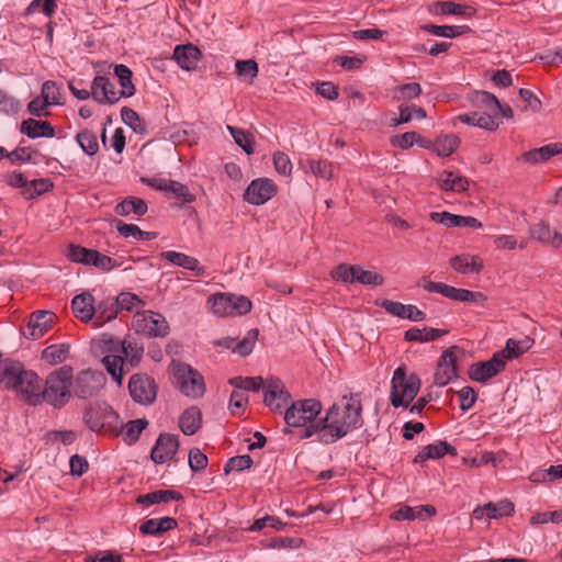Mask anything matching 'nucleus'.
I'll list each match as a JSON object with an SVG mask.
<instances>
[{
	"label": "nucleus",
	"mask_w": 562,
	"mask_h": 562,
	"mask_svg": "<svg viewBox=\"0 0 562 562\" xmlns=\"http://www.w3.org/2000/svg\"><path fill=\"white\" fill-rule=\"evenodd\" d=\"M361 403L358 395L342 396L327 411L325 417L312 424L302 438L317 436L322 443L329 445L360 426Z\"/></svg>",
	"instance_id": "f257e3e1"
},
{
	"label": "nucleus",
	"mask_w": 562,
	"mask_h": 562,
	"mask_svg": "<svg viewBox=\"0 0 562 562\" xmlns=\"http://www.w3.org/2000/svg\"><path fill=\"white\" fill-rule=\"evenodd\" d=\"M7 390H12L16 395L30 405H38L43 402L42 383L40 376L32 370H25L18 361V368L11 375Z\"/></svg>",
	"instance_id": "f03ea898"
},
{
	"label": "nucleus",
	"mask_w": 562,
	"mask_h": 562,
	"mask_svg": "<svg viewBox=\"0 0 562 562\" xmlns=\"http://www.w3.org/2000/svg\"><path fill=\"white\" fill-rule=\"evenodd\" d=\"M322 412V403L314 398L299 400L292 402L291 405L284 411L283 419L286 424L283 432L289 434L290 428H303L305 430L318 419L316 417Z\"/></svg>",
	"instance_id": "7ed1b4c3"
},
{
	"label": "nucleus",
	"mask_w": 562,
	"mask_h": 562,
	"mask_svg": "<svg viewBox=\"0 0 562 562\" xmlns=\"http://www.w3.org/2000/svg\"><path fill=\"white\" fill-rule=\"evenodd\" d=\"M71 379L72 368L69 366L52 372L46 379L45 389L42 387L43 401L58 408L64 406L70 397Z\"/></svg>",
	"instance_id": "20e7f679"
},
{
	"label": "nucleus",
	"mask_w": 562,
	"mask_h": 562,
	"mask_svg": "<svg viewBox=\"0 0 562 562\" xmlns=\"http://www.w3.org/2000/svg\"><path fill=\"white\" fill-rule=\"evenodd\" d=\"M391 403L394 407L408 408L412 401L418 394L420 389V379L417 374L407 375L406 369L400 367L395 370L392 378Z\"/></svg>",
	"instance_id": "39448f33"
},
{
	"label": "nucleus",
	"mask_w": 562,
	"mask_h": 562,
	"mask_svg": "<svg viewBox=\"0 0 562 562\" xmlns=\"http://www.w3.org/2000/svg\"><path fill=\"white\" fill-rule=\"evenodd\" d=\"M124 340H120L109 335H103L102 349L106 353L102 363L105 367L108 373L119 384H122L123 375L125 373V362L122 356L124 350Z\"/></svg>",
	"instance_id": "423d86ee"
},
{
	"label": "nucleus",
	"mask_w": 562,
	"mask_h": 562,
	"mask_svg": "<svg viewBox=\"0 0 562 562\" xmlns=\"http://www.w3.org/2000/svg\"><path fill=\"white\" fill-rule=\"evenodd\" d=\"M212 312L220 316L244 315L250 312L251 302L244 295L216 293L207 300Z\"/></svg>",
	"instance_id": "0eeeda50"
},
{
	"label": "nucleus",
	"mask_w": 562,
	"mask_h": 562,
	"mask_svg": "<svg viewBox=\"0 0 562 562\" xmlns=\"http://www.w3.org/2000/svg\"><path fill=\"white\" fill-rule=\"evenodd\" d=\"M418 285L429 293H439L447 299L459 302L479 303L484 302L487 299L482 292L459 289L442 282H435L429 280L427 277H423L418 282Z\"/></svg>",
	"instance_id": "6e6552de"
},
{
	"label": "nucleus",
	"mask_w": 562,
	"mask_h": 562,
	"mask_svg": "<svg viewBox=\"0 0 562 562\" xmlns=\"http://www.w3.org/2000/svg\"><path fill=\"white\" fill-rule=\"evenodd\" d=\"M132 326L137 334L147 337H165L169 334V325L165 316L151 311L137 312L133 316Z\"/></svg>",
	"instance_id": "1a4fd4ad"
},
{
	"label": "nucleus",
	"mask_w": 562,
	"mask_h": 562,
	"mask_svg": "<svg viewBox=\"0 0 562 562\" xmlns=\"http://www.w3.org/2000/svg\"><path fill=\"white\" fill-rule=\"evenodd\" d=\"M173 374L180 391L186 396L198 398L204 394L205 385L202 375L189 364H175Z\"/></svg>",
	"instance_id": "9d476101"
},
{
	"label": "nucleus",
	"mask_w": 562,
	"mask_h": 562,
	"mask_svg": "<svg viewBox=\"0 0 562 562\" xmlns=\"http://www.w3.org/2000/svg\"><path fill=\"white\" fill-rule=\"evenodd\" d=\"M157 390L155 380L146 373L133 374L128 381L131 397L142 405L153 404L157 396Z\"/></svg>",
	"instance_id": "9b49d317"
},
{
	"label": "nucleus",
	"mask_w": 562,
	"mask_h": 562,
	"mask_svg": "<svg viewBox=\"0 0 562 562\" xmlns=\"http://www.w3.org/2000/svg\"><path fill=\"white\" fill-rule=\"evenodd\" d=\"M506 357L505 351H498L487 361L473 363L469 369V376L476 382L484 383L493 376L497 375L505 369Z\"/></svg>",
	"instance_id": "f8f14e48"
},
{
	"label": "nucleus",
	"mask_w": 562,
	"mask_h": 562,
	"mask_svg": "<svg viewBox=\"0 0 562 562\" xmlns=\"http://www.w3.org/2000/svg\"><path fill=\"white\" fill-rule=\"evenodd\" d=\"M263 392V403L272 411L281 412L292 398L291 394L285 390L283 382L276 376L266 379Z\"/></svg>",
	"instance_id": "ddd939ff"
},
{
	"label": "nucleus",
	"mask_w": 562,
	"mask_h": 562,
	"mask_svg": "<svg viewBox=\"0 0 562 562\" xmlns=\"http://www.w3.org/2000/svg\"><path fill=\"white\" fill-rule=\"evenodd\" d=\"M104 375L101 372L85 370L78 373L75 380V394L80 398L95 395L104 385Z\"/></svg>",
	"instance_id": "4468645a"
},
{
	"label": "nucleus",
	"mask_w": 562,
	"mask_h": 562,
	"mask_svg": "<svg viewBox=\"0 0 562 562\" xmlns=\"http://www.w3.org/2000/svg\"><path fill=\"white\" fill-rule=\"evenodd\" d=\"M277 192L274 182L267 178L252 180L247 187L244 198L248 203L260 205L269 201Z\"/></svg>",
	"instance_id": "2eb2a0df"
},
{
	"label": "nucleus",
	"mask_w": 562,
	"mask_h": 562,
	"mask_svg": "<svg viewBox=\"0 0 562 562\" xmlns=\"http://www.w3.org/2000/svg\"><path fill=\"white\" fill-rule=\"evenodd\" d=\"M55 315L49 311H35L31 314L23 335L26 338L38 339L43 337L53 326Z\"/></svg>",
	"instance_id": "dca6fc26"
},
{
	"label": "nucleus",
	"mask_w": 562,
	"mask_h": 562,
	"mask_svg": "<svg viewBox=\"0 0 562 562\" xmlns=\"http://www.w3.org/2000/svg\"><path fill=\"white\" fill-rule=\"evenodd\" d=\"M91 97L100 104H115L123 95L105 76H97L91 83Z\"/></svg>",
	"instance_id": "f3484780"
},
{
	"label": "nucleus",
	"mask_w": 562,
	"mask_h": 562,
	"mask_svg": "<svg viewBox=\"0 0 562 562\" xmlns=\"http://www.w3.org/2000/svg\"><path fill=\"white\" fill-rule=\"evenodd\" d=\"M458 376L457 356L453 348L447 349L439 358L434 382L438 386H445Z\"/></svg>",
	"instance_id": "a211bd4d"
},
{
	"label": "nucleus",
	"mask_w": 562,
	"mask_h": 562,
	"mask_svg": "<svg viewBox=\"0 0 562 562\" xmlns=\"http://www.w3.org/2000/svg\"><path fill=\"white\" fill-rule=\"evenodd\" d=\"M178 447L179 441L177 436L171 434H161L151 449L150 458L155 463L162 464L175 457Z\"/></svg>",
	"instance_id": "6ab92c4d"
},
{
	"label": "nucleus",
	"mask_w": 562,
	"mask_h": 562,
	"mask_svg": "<svg viewBox=\"0 0 562 562\" xmlns=\"http://www.w3.org/2000/svg\"><path fill=\"white\" fill-rule=\"evenodd\" d=\"M257 337L258 329H251L241 340H237L236 338L233 337H226L218 340L216 345L224 347L226 349H231L234 353H237L238 356L246 357L249 353H251Z\"/></svg>",
	"instance_id": "aec40b11"
},
{
	"label": "nucleus",
	"mask_w": 562,
	"mask_h": 562,
	"mask_svg": "<svg viewBox=\"0 0 562 562\" xmlns=\"http://www.w3.org/2000/svg\"><path fill=\"white\" fill-rule=\"evenodd\" d=\"M429 217L446 227H482V223L473 216L456 215L449 212H431Z\"/></svg>",
	"instance_id": "412c9836"
},
{
	"label": "nucleus",
	"mask_w": 562,
	"mask_h": 562,
	"mask_svg": "<svg viewBox=\"0 0 562 562\" xmlns=\"http://www.w3.org/2000/svg\"><path fill=\"white\" fill-rule=\"evenodd\" d=\"M160 256L164 260L169 261L173 266L192 271L195 277H202L205 273V268L200 265V261L195 257L175 250L162 251Z\"/></svg>",
	"instance_id": "4be33fe9"
},
{
	"label": "nucleus",
	"mask_w": 562,
	"mask_h": 562,
	"mask_svg": "<svg viewBox=\"0 0 562 562\" xmlns=\"http://www.w3.org/2000/svg\"><path fill=\"white\" fill-rule=\"evenodd\" d=\"M71 310L74 315L82 323L93 321L95 314L94 297L89 292L74 296L71 300Z\"/></svg>",
	"instance_id": "5701e85b"
},
{
	"label": "nucleus",
	"mask_w": 562,
	"mask_h": 562,
	"mask_svg": "<svg viewBox=\"0 0 562 562\" xmlns=\"http://www.w3.org/2000/svg\"><path fill=\"white\" fill-rule=\"evenodd\" d=\"M201 58L200 49L193 44L178 45L173 50V59L183 70H194Z\"/></svg>",
	"instance_id": "b1692460"
},
{
	"label": "nucleus",
	"mask_w": 562,
	"mask_h": 562,
	"mask_svg": "<svg viewBox=\"0 0 562 562\" xmlns=\"http://www.w3.org/2000/svg\"><path fill=\"white\" fill-rule=\"evenodd\" d=\"M446 454L457 456V449L447 441H438L425 446L414 458V463H423L429 459H440Z\"/></svg>",
	"instance_id": "393cba45"
},
{
	"label": "nucleus",
	"mask_w": 562,
	"mask_h": 562,
	"mask_svg": "<svg viewBox=\"0 0 562 562\" xmlns=\"http://www.w3.org/2000/svg\"><path fill=\"white\" fill-rule=\"evenodd\" d=\"M530 237L553 248H560L562 245V234L551 231L549 224L544 222L537 223L530 227Z\"/></svg>",
	"instance_id": "a878e982"
},
{
	"label": "nucleus",
	"mask_w": 562,
	"mask_h": 562,
	"mask_svg": "<svg viewBox=\"0 0 562 562\" xmlns=\"http://www.w3.org/2000/svg\"><path fill=\"white\" fill-rule=\"evenodd\" d=\"M20 132L29 138L54 137L55 130L48 121L27 119L22 121Z\"/></svg>",
	"instance_id": "bb28decb"
},
{
	"label": "nucleus",
	"mask_w": 562,
	"mask_h": 562,
	"mask_svg": "<svg viewBox=\"0 0 562 562\" xmlns=\"http://www.w3.org/2000/svg\"><path fill=\"white\" fill-rule=\"evenodd\" d=\"M436 515V508L432 505H419L415 507L402 506L391 514L394 520H415L426 519Z\"/></svg>",
	"instance_id": "cd10ccee"
},
{
	"label": "nucleus",
	"mask_w": 562,
	"mask_h": 562,
	"mask_svg": "<svg viewBox=\"0 0 562 562\" xmlns=\"http://www.w3.org/2000/svg\"><path fill=\"white\" fill-rule=\"evenodd\" d=\"M389 314L411 322H423L426 319V313L416 305L395 301H389Z\"/></svg>",
	"instance_id": "c85d7f7f"
},
{
	"label": "nucleus",
	"mask_w": 562,
	"mask_h": 562,
	"mask_svg": "<svg viewBox=\"0 0 562 562\" xmlns=\"http://www.w3.org/2000/svg\"><path fill=\"white\" fill-rule=\"evenodd\" d=\"M458 120L467 125L476 126L487 131H495L499 123L487 112H470L460 114Z\"/></svg>",
	"instance_id": "c756f323"
},
{
	"label": "nucleus",
	"mask_w": 562,
	"mask_h": 562,
	"mask_svg": "<svg viewBox=\"0 0 562 562\" xmlns=\"http://www.w3.org/2000/svg\"><path fill=\"white\" fill-rule=\"evenodd\" d=\"M95 314L93 317L95 327H101L108 322L116 318L119 313L117 303L112 297H106L94 305Z\"/></svg>",
	"instance_id": "7c9ffc66"
},
{
	"label": "nucleus",
	"mask_w": 562,
	"mask_h": 562,
	"mask_svg": "<svg viewBox=\"0 0 562 562\" xmlns=\"http://www.w3.org/2000/svg\"><path fill=\"white\" fill-rule=\"evenodd\" d=\"M560 154H562V143H551L525 153L522 158L529 164H539Z\"/></svg>",
	"instance_id": "2f4dec72"
},
{
	"label": "nucleus",
	"mask_w": 562,
	"mask_h": 562,
	"mask_svg": "<svg viewBox=\"0 0 562 562\" xmlns=\"http://www.w3.org/2000/svg\"><path fill=\"white\" fill-rule=\"evenodd\" d=\"M201 425L202 414L195 406L187 408L179 418V427L187 436L194 435L201 428Z\"/></svg>",
	"instance_id": "473e14b6"
},
{
	"label": "nucleus",
	"mask_w": 562,
	"mask_h": 562,
	"mask_svg": "<svg viewBox=\"0 0 562 562\" xmlns=\"http://www.w3.org/2000/svg\"><path fill=\"white\" fill-rule=\"evenodd\" d=\"M437 181L440 189L446 191L463 192L469 187V180L465 177L448 170L440 172Z\"/></svg>",
	"instance_id": "72a5a7b5"
},
{
	"label": "nucleus",
	"mask_w": 562,
	"mask_h": 562,
	"mask_svg": "<svg viewBox=\"0 0 562 562\" xmlns=\"http://www.w3.org/2000/svg\"><path fill=\"white\" fill-rule=\"evenodd\" d=\"M447 333V330L437 328L424 327L420 329L417 327H412L405 331L404 340L409 342H429L437 340L438 338L445 336Z\"/></svg>",
	"instance_id": "f704fd0d"
},
{
	"label": "nucleus",
	"mask_w": 562,
	"mask_h": 562,
	"mask_svg": "<svg viewBox=\"0 0 562 562\" xmlns=\"http://www.w3.org/2000/svg\"><path fill=\"white\" fill-rule=\"evenodd\" d=\"M451 267L459 273L476 272L483 269V261L477 256L459 255L450 259Z\"/></svg>",
	"instance_id": "c9c22d12"
},
{
	"label": "nucleus",
	"mask_w": 562,
	"mask_h": 562,
	"mask_svg": "<svg viewBox=\"0 0 562 562\" xmlns=\"http://www.w3.org/2000/svg\"><path fill=\"white\" fill-rule=\"evenodd\" d=\"M181 494L173 490H158L147 494L139 495L136 499L137 504L150 506L158 503H169L180 501Z\"/></svg>",
	"instance_id": "e433bc0d"
},
{
	"label": "nucleus",
	"mask_w": 562,
	"mask_h": 562,
	"mask_svg": "<svg viewBox=\"0 0 562 562\" xmlns=\"http://www.w3.org/2000/svg\"><path fill=\"white\" fill-rule=\"evenodd\" d=\"M144 355V345L136 339H125L123 358L125 362V372L128 371V367H137Z\"/></svg>",
	"instance_id": "4c0bfd02"
},
{
	"label": "nucleus",
	"mask_w": 562,
	"mask_h": 562,
	"mask_svg": "<svg viewBox=\"0 0 562 562\" xmlns=\"http://www.w3.org/2000/svg\"><path fill=\"white\" fill-rule=\"evenodd\" d=\"M147 203L136 196H128L116 204L114 211L120 216H127L131 213H134L135 215H144L147 212Z\"/></svg>",
	"instance_id": "58836bf2"
},
{
	"label": "nucleus",
	"mask_w": 562,
	"mask_h": 562,
	"mask_svg": "<svg viewBox=\"0 0 562 562\" xmlns=\"http://www.w3.org/2000/svg\"><path fill=\"white\" fill-rule=\"evenodd\" d=\"M147 426L148 420L146 418L133 419L121 426L119 435L122 436L125 443L134 445Z\"/></svg>",
	"instance_id": "ea45409f"
},
{
	"label": "nucleus",
	"mask_w": 562,
	"mask_h": 562,
	"mask_svg": "<svg viewBox=\"0 0 562 562\" xmlns=\"http://www.w3.org/2000/svg\"><path fill=\"white\" fill-rule=\"evenodd\" d=\"M533 345V339L525 336L521 339L509 338L506 346L502 351H505L506 361L517 358L524 352L528 351Z\"/></svg>",
	"instance_id": "a19ab883"
},
{
	"label": "nucleus",
	"mask_w": 562,
	"mask_h": 562,
	"mask_svg": "<svg viewBox=\"0 0 562 562\" xmlns=\"http://www.w3.org/2000/svg\"><path fill=\"white\" fill-rule=\"evenodd\" d=\"M69 349L67 344L50 345L42 351V359L52 366L61 363L68 358Z\"/></svg>",
	"instance_id": "79ce46f5"
},
{
	"label": "nucleus",
	"mask_w": 562,
	"mask_h": 562,
	"mask_svg": "<svg viewBox=\"0 0 562 562\" xmlns=\"http://www.w3.org/2000/svg\"><path fill=\"white\" fill-rule=\"evenodd\" d=\"M114 74L119 78V82L121 86V95L123 98H130L135 94V86L132 82V71L131 69L123 65H115Z\"/></svg>",
	"instance_id": "37998d69"
},
{
	"label": "nucleus",
	"mask_w": 562,
	"mask_h": 562,
	"mask_svg": "<svg viewBox=\"0 0 562 562\" xmlns=\"http://www.w3.org/2000/svg\"><path fill=\"white\" fill-rule=\"evenodd\" d=\"M116 229L123 237H125V238L132 237L136 240H151L157 237L156 232H145V231H142L135 224H126L121 221H117Z\"/></svg>",
	"instance_id": "c03bdc74"
},
{
	"label": "nucleus",
	"mask_w": 562,
	"mask_h": 562,
	"mask_svg": "<svg viewBox=\"0 0 562 562\" xmlns=\"http://www.w3.org/2000/svg\"><path fill=\"white\" fill-rule=\"evenodd\" d=\"M76 142L85 154L93 156L99 150L97 134L93 131L85 128L76 135Z\"/></svg>",
	"instance_id": "a18cd8bd"
},
{
	"label": "nucleus",
	"mask_w": 562,
	"mask_h": 562,
	"mask_svg": "<svg viewBox=\"0 0 562 562\" xmlns=\"http://www.w3.org/2000/svg\"><path fill=\"white\" fill-rule=\"evenodd\" d=\"M423 30L441 37L453 38L459 35L464 34L470 31V27L467 25H435V24H426L423 26Z\"/></svg>",
	"instance_id": "49530a36"
},
{
	"label": "nucleus",
	"mask_w": 562,
	"mask_h": 562,
	"mask_svg": "<svg viewBox=\"0 0 562 562\" xmlns=\"http://www.w3.org/2000/svg\"><path fill=\"white\" fill-rule=\"evenodd\" d=\"M438 9L440 10L441 14H453V15H472L474 13V10L472 7L469 5H462L454 3L452 1H445V2H436L430 8L431 12H438Z\"/></svg>",
	"instance_id": "de8ad7c7"
},
{
	"label": "nucleus",
	"mask_w": 562,
	"mask_h": 562,
	"mask_svg": "<svg viewBox=\"0 0 562 562\" xmlns=\"http://www.w3.org/2000/svg\"><path fill=\"white\" fill-rule=\"evenodd\" d=\"M226 130L229 132L232 137L234 138V142L243 148V150L250 155L254 153V137L249 132H246L243 128L234 127L231 125L226 126Z\"/></svg>",
	"instance_id": "09e8293b"
},
{
	"label": "nucleus",
	"mask_w": 562,
	"mask_h": 562,
	"mask_svg": "<svg viewBox=\"0 0 562 562\" xmlns=\"http://www.w3.org/2000/svg\"><path fill=\"white\" fill-rule=\"evenodd\" d=\"M229 383L239 389L238 391H254L258 392L259 390H263L266 379L261 376H236L229 380Z\"/></svg>",
	"instance_id": "8fccbe9b"
},
{
	"label": "nucleus",
	"mask_w": 562,
	"mask_h": 562,
	"mask_svg": "<svg viewBox=\"0 0 562 562\" xmlns=\"http://www.w3.org/2000/svg\"><path fill=\"white\" fill-rule=\"evenodd\" d=\"M102 416L104 428L102 431L110 432L111 435L119 436L122 423L120 422V416L116 412L112 409L108 404H102Z\"/></svg>",
	"instance_id": "3c124183"
},
{
	"label": "nucleus",
	"mask_w": 562,
	"mask_h": 562,
	"mask_svg": "<svg viewBox=\"0 0 562 562\" xmlns=\"http://www.w3.org/2000/svg\"><path fill=\"white\" fill-rule=\"evenodd\" d=\"M459 138L454 135H445L435 140L434 151L440 157L450 156L459 146Z\"/></svg>",
	"instance_id": "603ef678"
},
{
	"label": "nucleus",
	"mask_w": 562,
	"mask_h": 562,
	"mask_svg": "<svg viewBox=\"0 0 562 562\" xmlns=\"http://www.w3.org/2000/svg\"><path fill=\"white\" fill-rule=\"evenodd\" d=\"M102 412V404H97L85 413V422L94 432H100L104 428Z\"/></svg>",
	"instance_id": "864d4df0"
},
{
	"label": "nucleus",
	"mask_w": 562,
	"mask_h": 562,
	"mask_svg": "<svg viewBox=\"0 0 562 562\" xmlns=\"http://www.w3.org/2000/svg\"><path fill=\"white\" fill-rule=\"evenodd\" d=\"M94 249L85 248L79 245H69L67 248V258L76 263L90 266Z\"/></svg>",
	"instance_id": "5fc2aeb1"
},
{
	"label": "nucleus",
	"mask_w": 562,
	"mask_h": 562,
	"mask_svg": "<svg viewBox=\"0 0 562 562\" xmlns=\"http://www.w3.org/2000/svg\"><path fill=\"white\" fill-rule=\"evenodd\" d=\"M486 516L490 519H496L503 516H510L515 512L514 504L509 501H501L497 504L487 503L485 504Z\"/></svg>",
	"instance_id": "6e6d98bb"
},
{
	"label": "nucleus",
	"mask_w": 562,
	"mask_h": 562,
	"mask_svg": "<svg viewBox=\"0 0 562 562\" xmlns=\"http://www.w3.org/2000/svg\"><path fill=\"white\" fill-rule=\"evenodd\" d=\"M53 187V183L49 179L40 178L32 180L27 183L26 188L23 190V195L31 200L34 199L45 192H47Z\"/></svg>",
	"instance_id": "4d7b16f0"
},
{
	"label": "nucleus",
	"mask_w": 562,
	"mask_h": 562,
	"mask_svg": "<svg viewBox=\"0 0 562 562\" xmlns=\"http://www.w3.org/2000/svg\"><path fill=\"white\" fill-rule=\"evenodd\" d=\"M392 93L396 100H411L420 95L422 87L417 82L405 83L393 88Z\"/></svg>",
	"instance_id": "13d9d810"
},
{
	"label": "nucleus",
	"mask_w": 562,
	"mask_h": 562,
	"mask_svg": "<svg viewBox=\"0 0 562 562\" xmlns=\"http://www.w3.org/2000/svg\"><path fill=\"white\" fill-rule=\"evenodd\" d=\"M235 71L245 80L252 81L258 76V65L254 59L237 60Z\"/></svg>",
	"instance_id": "bf43d9fd"
},
{
	"label": "nucleus",
	"mask_w": 562,
	"mask_h": 562,
	"mask_svg": "<svg viewBox=\"0 0 562 562\" xmlns=\"http://www.w3.org/2000/svg\"><path fill=\"white\" fill-rule=\"evenodd\" d=\"M310 171L318 178L329 180L333 177V166L327 160H314L307 161Z\"/></svg>",
	"instance_id": "052dcab7"
},
{
	"label": "nucleus",
	"mask_w": 562,
	"mask_h": 562,
	"mask_svg": "<svg viewBox=\"0 0 562 562\" xmlns=\"http://www.w3.org/2000/svg\"><path fill=\"white\" fill-rule=\"evenodd\" d=\"M252 465V459L248 454L236 456L227 460L224 465L225 474L232 471H243L249 469Z\"/></svg>",
	"instance_id": "680f3d73"
},
{
	"label": "nucleus",
	"mask_w": 562,
	"mask_h": 562,
	"mask_svg": "<svg viewBox=\"0 0 562 562\" xmlns=\"http://www.w3.org/2000/svg\"><path fill=\"white\" fill-rule=\"evenodd\" d=\"M41 95L50 104H60V91L57 83L53 80H47L43 83Z\"/></svg>",
	"instance_id": "e2e57ef3"
},
{
	"label": "nucleus",
	"mask_w": 562,
	"mask_h": 562,
	"mask_svg": "<svg viewBox=\"0 0 562 562\" xmlns=\"http://www.w3.org/2000/svg\"><path fill=\"white\" fill-rule=\"evenodd\" d=\"M356 269H357V271H356L355 282H359V283L366 284V285H370V284L376 285V284L383 283V280H384L383 276L378 274L376 272L371 271V270H363L359 266H356Z\"/></svg>",
	"instance_id": "0e129e2a"
},
{
	"label": "nucleus",
	"mask_w": 562,
	"mask_h": 562,
	"mask_svg": "<svg viewBox=\"0 0 562 562\" xmlns=\"http://www.w3.org/2000/svg\"><path fill=\"white\" fill-rule=\"evenodd\" d=\"M473 101L479 105L485 106L490 114L495 112V106H499L498 99L487 91H476L473 95Z\"/></svg>",
	"instance_id": "69168bd1"
},
{
	"label": "nucleus",
	"mask_w": 562,
	"mask_h": 562,
	"mask_svg": "<svg viewBox=\"0 0 562 562\" xmlns=\"http://www.w3.org/2000/svg\"><path fill=\"white\" fill-rule=\"evenodd\" d=\"M356 266L339 265L331 271V277L336 281L353 283L356 277Z\"/></svg>",
	"instance_id": "338daca9"
},
{
	"label": "nucleus",
	"mask_w": 562,
	"mask_h": 562,
	"mask_svg": "<svg viewBox=\"0 0 562 562\" xmlns=\"http://www.w3.org/2000/svg\"><path fill=\"white\" fill-rule=\"evenodd\" d=\"M114 300L117 303L119 311H132L136 306L143 304L142 300L136 294L131 292H122Z\"/></svg>",
	"instance_id": "774afa93"
}]
</instances>
